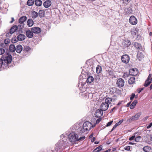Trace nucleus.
Masks as SVG:
<instances>
[{"label":"nucleus","mask_w":152,"mask_h":152,"mask_svg":"<svg viewBox=\"0 0 152 152\" xmlns=\"http://www.w3.org/2000/svg\"><path fill=\"white\" fill-rule=\"evenodd\" d=\"M103 111H102L100 109L97 110L94 114L95 116L97 118L101 116L103 114Z\"/></svg>","instance_id":"nucleus-10"},{"label":"nucleus","mask_w":152,"mask_h":152,"mask_svg":"<svg viewBox=\"0 0 152 152\" xmlns=\"http://www.w3.org/2000/svg\"><path fill=\"white\" fill-rule=\"evenodd\" d=\"M121 59L122 61L125 64H127L129 61L130 57L127 54L121 56Z\"/></svg>","instance_id":"nucleus-3"},{"label":"nucleus","mask_w":152,"mask_h":152,"mask_svg":"<svg viewBox=\"0 0 152 152\" xmlns=\"http://www.w3.org/2000/svg\"><path fill=\"white\" fill-rule=\"evenodd\" d=\"M16 47L14 45H11L9 47V50L10 52H13L15 51Z\"/></svg>","instance_id":"nucleus-27"},{"label":"nucleus","mask_w":152,"mask_h":152,"mask_svg":"<svg viewBox=\"0 0 152 152\" xmlns=\"http://www.w3.org/2000/svg\"><path fill=\"white\" fill-rule=\"evenodd\" d=\"M129 74L127 72L124 73L123 76V77L124 78H126L129 76Z\"/></svg>","instance_id":"nucleus-41"},{"label":"nucleus","mask_w":152,"mask_h":152,"mask_svg":"<svg viewBox=\"0 0 152 152\" xmlns=\"http://www.w3.org/2000/svg\"><path fill=\"white\" fill-rule=\"evenodd\" d=\"M141 138L140 136H138L135 138V140L137 142H139Z\"/></svg>","instance_id":"nucleus-42"},{"label":"nucleus","mask_w":152,"mask_h":152,"mask_svg":"<svg viewBox=\"0 0 152 152\" xmlns=\"http://www.w3.org/2000/svg\"><path fill=\"white\" fill-rule=\"evenodd\" d=\"M35 3L36 6L38 7L40 6L42 4V1L41 0H35Z\"/></svg>","instance_id":"nucleus-26"},{"label":"nucleus","mask_w":152,"mask_h":152,"mask_svg":"<svg viewBox=\"0 0 152 152\" xmlns=\"http://www.w3.org/2000/svg\"><path fill=\"white\" fill-rule=\"evenodd\" d=\"M131 102H130L129 103H128L127 104H126V106L127 107H129V106H130V104H131Z\"/></svg>","instance_id":"nucleus-63"},{"label":"nucleus","mask_w":152,"mask_h":152,"mask_svg":"<svg viewBox=\"0 0 152 152\" xmlns=\"http://www.w3.org/2000/svg\"><path fill=\"white\" fill-rule=\"evenodd\" d=\"M16 52L18 53H20L23 50V48L21 45H17L15 48Z\"/></svg>","instance_id":"nucleus-15"},{"label":"nucleus","mask_w":152,"mask_h":152,"mask_svg":"<svg viewBox=\"0 0 152 152\" xmlns=\"http://www.w3.org/2000/svg\"><path fill=\"white\" fill-rule=\"evenodd\" d=\"M143 151L145 152H152V149L150 146H146L143 148Z\"/></svg>","instance_id":"nucleus-16"},{"label":"nucleus","mask_w":152,"mask_h":152,"mask_svg":"<svg viewBox=\"0 0 152 152\" xmlns=\"http://www.w3.org/2000/svg\"><path fill=\"white\" fill-rule=\"evenodd\" d=\"M111 102L112 99L108 97L105 99V102L104 103L107 104L109 106V104H110Z\"/></svg>","instance_id":"nucleus-28"},{"label":"nucleus","mask_w":152,"mask_h":152,"mask_svg":"<svg viewBox=\"0 0 152 152\" xmlns=\"http://www.w3.org/2000/svg\"><path fill=\"white\" fill-rule=\"evenodd\" d=\"M91 124L89 122H86L83 124V128L86 131L90 130L91 129Z\"/></svg>","instance_id":"nucleus-4"},{"label":"nucleus","mask_w":152,"mask_h":152,"mask_svg":"<svg viewBox=\"0 0 152 152\" xmlns=\"http://www.w3.org/2000/svg\"><path fill=\"white\" fill-rule=\"evenodd\" d=\"M31 49V48L28 46H26L24 47V48L23 49V51H26L28 52Z\"/></svg>","instance_id":"nucleus-37"},{"label":"nucleus","mask_w":152,"mask_h":152,"mask_svg":"<svg viewBox=\"0 0 152 152\" xmlns=\"http://www.w3.org/2000/svg\"><path fill=\"white\" fill-rule=\"evenodd\" d=\"M152 126V123H151L149 124V125H148L147 127V129H148L149 128H151V126Z\"/></svg>","instance_id":"nucleus-56"},{"label":"nucleus","mask_w":152,"mask_h":152,"mask_svg":"<svg viewBox=\"0 0 152 152\" xmlns=\"http://www.w3.org/2000/svg\"><path fill=\"white\" fill-rule=\"evenodd\" d=\"M151 81H152L151 80H146L145 81V83L144 86L145 87L148 86L151 83Z\"/></svg>","instance_id":"nucleus-35"},{"label":"nucleus","mask_w":152,"mask_h":152,"mask_svg":"<svg viewBox=\"0 0 152 152\" xmlns=\"http://www.w3.org/2000/svg\"><path fill=\"white\" fill-rule=\"evenodd\" d=\"M137 103V100H134L130 105V108L131 109H134Z\"/></svg>","instance_id":"nucleus-25"},{"label":"nucleus","mask_w":152,"mask_h":152,"mask_svg":"<svg viewBox=\"0 0 152 152\" xmlns=\"http://www.w3.org/2000/svg\"><path fill=\"white\" fill-rule=\"evenodd\" d=\"M3 62L2 61H1V60H0V68L1 67L2 68V64L1 63H2Z\"/></svg>","instance_id":"nucleus-60"},{"label":"nucleus","mask_w":152,"mask_h":152,"mask_svg":"<svg viewBox=\"0 0 152 152\" xmlns=\"http://www.w3.org/2000/svg\"><path fill=\"white\" fill-rule=\"evenodd\" d=\"M100 78V76L99 75H96L95 77V80L98 82L99 81Z\"/></svg>","instance_id":"nucleus-38"},{"label":"nucleus","mask_w":152,"mask_h":152,"mask_svg":"<svg viewBox=\"0 0 152 152\" xmlns=\"http://www.w3.org/2000/svg\"><path fill=\"white\" fill-rule=\"evenodd\" d=\"M122 44L124 47H127L130 45L131 42L129 40H127L124 41L122 43Z\"/></svg>","instance_id":"nucleus-18"},{"label":"nucleus","mask_w":152,"mask_h":152,"mask_svg":"<svg viewBox=\"0 0 152 152\" xmlns=\"http://www.w3.org/2000/svg\"><path fill=\"white\" fill-rule=\"evenodd\" d=\"M117 126H118L116 124H115V125L113 126V127L112 128V130H111L110 132H111L112 131H113L116 128V127Z\"/></svg>","instance_id":"nucleus-52"},{"label":"nucleus","mask_w":152,"mask_h":152,"mask_svg":"<svg viewBox=\"0 0 152 152\" xmlns=\"http://www.w3.org/2000/svg\"><path fill=\"white\" fill-rule=\"evenodd\" d=\"M113 122V121H111L110 122H108L106 125V127H108L110 126Z\"/></svg>","instance_id":"nucleus-49"},{"label":"nucleus","mask_w":152,"mask_h":152,"mask_svg":"<svg viewBox=\"0 0 152 152\" xmlns=\"http://www.w3.org/2000/svg\"><path fill=\"white\" fill-rule=\"evenodd\" d=\"M2 62V68L3 69H7L8 67L9 64H10L12 60V56L9 53H6L3 55L0 58Z\"/></svg>","instance_id":"nucleus-1"},{"label":"nucleus","mask_w":152,"mask_h":152,"mask_svg":"<svg viewBox=\"0 0 152 152\" xmlns=\"http://www.w3.org/2000/svg\"><path fill=\"white\" fill-rule=\"evenodd\" d=\"M85 138V136L83 137H80L79 138L78 137L77 138V141L79 140H84Z\"/></svg>","instance_id":"nucleus-46"},{"label":"nucleus","mask_w":152,"mask_h":152,"mask_svg":"<svg viewBox=\"0 0 152 152\" xmlns=\"http://www.w3.org/2000/svg\"><path fill=\"white\" fill-rule=\"evenodd\" d=\"M137 33V31L136 30H134V31H132V34L133 35H136V33Z\"/></svg>","instance_id":"nucleus-55"},{"label":"nucleus","mask_w":152,"mask_h":152,"mask_svg":"<svg viewBox=\"0 0 152 152\" xmlns=\"http://www.w3.org/2000/svg\"><path fill=\"white\" fill-rule=\"evenodd\" d=\"M94 80V77L91 76H89L86 80V82L88 83H90L93 82Z\"/></svg>","instance_id":"nucleus-21"},{"label":"nucleus","mask_w":152,"mask_h":152,"mask_svg":"<svg viewBox=\"0 0 152 152\" xmlns=\"http://www.w3.org/2000/svg\"><path fill=\"white\" fill-rule=\"evenodd\" d=\"M12 20L10 21V23H13V22L14 21V20L13 18H11Z\"/></svg>","instance_id":"nucleus-62"},{"label":"nucleus","mask_w":152,"mask_h":152,"mask_svg":"<svg viewBox=\"0 0 152 152\" xmlns=\"http://www.w3.org/2000/svg\"><path fill=\"white\" fill-rule=\"evenodd\" d=\"M17 30L16 25L13 26L10 29V34H13Z\"/></svg>","instance_id":"nucleus-22"},{"label":"nucleus","mask_w":152,"mask_h":152,"mask_svg":"<svg viewBox=\"0 0 152 152\" xmlns=\"http://www.w3.org/2000/svg\"><path fill=\"white\" fill-rule=\"evenodd\" d=\"M115 107H114L111 110H110V113H111L112 112L113 110L115 109Z\"/></svg>","instance_id":"nucleus-64"},{"label":"nucleus","mask_w":152,"mask_h":152,"mask_svg":"<svg viewBox=\"0 0 152 152\" xmlns=\"http://www.w3.org/2000/svg\"><path fill=\"white\" fill-rule=\"evenodd\" d=\"M135 137L136 136L135 135H133L132 136V137L129 138V140H133L134 139H135Z\"/></svg>","instance_id":"nucleus-53"},{"label":"nucleus","mask_w":152,"mask_h":152,"mask_svg":"<svg viewBox=\"0 0 152 152\" xmlns=\"http://www.w3.org/2000/svg\"><path fill=\"white\" fill-rule=\"evenodd\" d=\"M94 135L93 133H92L91 134H90V135L89 136V138H91L93 137Z\"/></svg>","instance_id":"nucleus-58"},{"label":"nucleus","mask_w":152,"mask_h":152,"mask_svg":"<svg viewBox=\"0 0 152 152\" xmlns=\"http://www.w3.org/2000/svg\"><path fill=\"white\" fill-rule=\"evenodd\" d=\"M128 9H129L128 13H131L132 12L131 9L130 7H129Z\"/></svg>","instance_id":"nucleus-59"},{"label":"nucleus","mask_w":152,"mask_h":152,"mask_svg":"<svg viewBox=\"0 0 152 152\" xmlns=\"http://www.w3.org/2000/svg\"><path fill=\"white\" fill-rule=\"evenodd\" d=\"M17 38L18 41H22L25 39V36L24 34H20L17 36Z\"/></svg>","instance_id":"nucleus-17"},{"label":"nucleus","mask_w":152,"mask_h":152,"mask_svg":"<svg viewBox=\"0 0 152 152\" xmlns=\"http://www.w3.org/2000/svg\"><path fill=\"white\" fill-rule=\"evenodd\" d=\"M33 33L31 31L28 30L26 31V35L28 37L31 38L33 36Z\"/></svg>","instance_id":"nucleus-19"},{"label":"nucleus","mask_w":152,"mask_h":152,"mask_svg":"<svg viewBox=\"0 0 152 152\" xmlns=\"http://www.w3.org/2000/svg\"><path fill=\"white\" fill-rule=\"evenodd\" d=\"M122 1H123V3L126 4H127L130 1V0H122Z\"/></svg>","instance_id":"nucleus-48"},{"label":"nucleus","mask_w":152,"mask_h":152,"mask_svg":"<svg viewBox=\"0 0 152 152\" xmlns=\"http://www.w3.org/2000/svg\"><path fill=\"white\" fill-rule=\"evenodd\" d=\"M135 94L134 93H132V94L131 95V97H130V99L131 101H132L134 98V97H135Z\"/></svg>","instance_id":"nucleus-45"},{"label":"nucleus","mask_w":152,"mask_h":152,"mask_svg":"<svg viewBox=\"0 0 152 152\" xmlns=\"http://www.w3.org/2000/svg\"><path fill=\"white\" fill-rule=\"evenodd\" d=\"M78 137V135L77 134L72 133L69 134L68 138L71 142H74L77 141Z\"/></svg>","instance_id":"nucleus-2"},{"label":"nucleus","mask_w":152,"mask_h":152,"mask_svg":"<svg viewBox=\"0 0 152 152\" xmlns=\"http://www.w3.org/2000/svg\"><path fill=\"white\" fill-rule=\"evenodd\" d=\"M124 149L126 150L129 151L130 149V147L129 146H126L125 147Z\"/></svg>","instance_id":"nucleus-51"},{"label":"nucleus","mask_w":152,"mask_h":152,"mask_svg":"<svg viewBox=\"0 0 152 152\" xmlns=\"http://www.w3.org/2000/svg\"><path fill=\"white\" fill-rule=\"evenodd\" d=\"M129 22L132 25L136 24L137 22V20L136 18L134 16H131L129 19Z\"/></svg>","instance_id":"nucleus-6"},{"label":"nucleus","mask_w":152,"mask_h":152,"mask_svg":"<svg viewBox=\"0 0 152 152\" xmlns=\"http://www.w3.org/2000/svg\"><path fill=\"white\" fill-rule=\"evenodd\" d=\"M116 84L118 87L121 88L124 86V81L123 79L119 78L117 80Z\"/></svg>","instance_id":"nucleus-5"},{"label":"nucleus","mask_w":152,"mask_h":152,"mask_svg":"<svg viewBox=\"0 0 152 152\" xmlns=\"http://www.w3.org/2000/svg\"><path fill=\"white\" fill-rule=\"evenodd\" d=\"M102 69L101 66L98 65L97 66L96 68V72L97 73H100L102 71Z\"/></svg>","instance_id":"nucleus-30"},{"label":"nucleus","mask_w":152,"mask_h":152,"mask_svg":"<svg viewBox=\"0 0 152 152\" xmlns=\"http://www.w3.org/2000/svg\"><path fill=\"white\" fill-rule=\"evenodd\" d=\"M137 73L138 71L137 70H135L134 69H130L129 71V75L132 76H135L137 75Z\"/></svg>","instance_id":"nucleus-13"},{"label":"nucleus","mask_w":152,"mask_h":152,"mask_svg":"<svg viewBox=\"0 0 152 152\" xmlns=\"http://www.w3.org/2000/svg\"><path fill=\"white\" fill-rule=\"evenodd\" d=\"M144 89V88H139L137 89V91L138 93H140V92L142 91Z\"/></svg>","instance_id":"nucleus-44"},{"label":"nucleus","mask_w":152,"mask_h":152,"mask_svg":"<svg viewBox=\"0 0 152 152\" xmlns=\"http://www.w3.org/2000/svg\"><path fill=\"white\" fill-rule=\"evenodd\" d=\"M139 51H138L137 54V56L138 58H143V54L141 52H139Z\"/></svg>","instance_id":"nucleus-36"},{"label":"nucleus","mask_w":152,"mask_h":152,"mask_svg":"<svg viewBox=\"0 0 152 152\" xmlns=\"http://www.w3.org/2000/svg\"><path fill=\"white\" fill-rule=\"evenodd\" d=\"M105 73H108V74L110 75H112L113 74V72L111 70H106L105 71Z\"/></svg>","instance_id":"nucleus-39"},{"label":"nucleus","mask_w":152,"mask_h":152,"mask_svg":"<svg viewBox=\"0 0 152 152\" xmlns=\"http://www.w3.org/2000/svg\"><path fill=\"white\" fill-rule=\"evenodd\" d=\"M85 131H86V130H85L83 128V129H82L81 130H80V133H84Z\"/></svg>","instance_id":"nucleus-57"},{"label":"nucleus","mask_w":152,"mask_h":152,"mask_svg":"<svg viewBox=\"0 0 152 152\" xmlns=\"http://www.w3.org/2000/svg\"><path fill=\"white\" fill-rule=\"evenodd\" d=\"M102 120V119L101 118H99L96 121V124H99L100 121H101Z\"/></svg>","instance_id":"nucleus-50"},{"label":"nucleus","mask_w":152,"mask_h":152,"mask_svg":"<svg viewBox=\"0 0 152 152\" xmlns=\"http://www.w3.org/2000/svg\"><path fill=\"white\" fill-rule=\"evenodd\" d=\"M31 31L34 33H39L41 32V29L39 27H35L31 28Z\"/></svg>","instance_id":"nucleus-11"},{"label":"nucleus","mask_w":152,"mask_h":152,"mask_svg":"<svg viewBox=\"0 0 152 152\" xmlns=\"http://www.w3.org/2000/svg\"><path fill=\"white\" fill-rule=\"evenodd\" d=\"M109 106L107 104L103 102L100 107V109L102 111H105L108 109Z\"/></svg>","instance_id":"nucleus-7"},{"label":"nucleus","mask_w":152,"mask_h":152,"mask_svg":"<svg viewBox=\"0 0 152 152\" xmlns=\"http://www.w3.org/2000/svg\"><path fill=\"white\" fill-rule=\"evenodd\" d=\"M34 2V0H28L27 4L28 6H31L33 5Z\"/></svg>","instance_id":"nucleus-29"},{"label":"nucleus","mask_w":152,"mask_h":152,"mask_svg":"<svg viewBox=\"0 0 152 152\" xmlns=\"http://www.w3.org/2000/svg\"><path fill=\"white\" fill-rule=\"evenodd\" d=\"M38 14L39 17L41 18L44 16L45 12L42 10H40L39 11Z\"/></svg>","instance_id":"nucleus-33"},{"label":"nucleus","mask_w":152,"mask_h":152,"mask_svg":"<svg viewBox=\"0 0 152 152\" xmlns=\"http://www.w3.org/2000/svg\"><path fill=\"white\" fill-rule=\"evenodd\" d=\"M18 41V40L17 39V38H16L15 37H14L12 38L11 41L12 43H14L16 42H17Z\"/></svg>","instance_id":"nucleus-40"},{"label":"nucleus","mask_w":152,"mask_h":152,"mask_svg":"<svg viewBox=\"0 0 152 152\" xmlns=\"http://www.w3.org/2000/svg\"><path fill=\"white\" fill-rule=\"evenodd\" d=\"M38 16V13L37 12L33 11L32 14V17L33 18H36Z\"/></svg>","instance_id":"nucleus-32"},{"label":"nucleus","mask_w":152,"mask_h":152,"mask_svg":"<svg viewBox=\"0 0 152 152\" xmlns=\"http://www.w3.org/2000/svg\"><path fill=\"white\" fill-rule=\"evenodd\" d=\"M43 6L45 8H48L51 4V2L50 0H47L43 3Z\"/></svg>","instance_id":"nucleus-12"},{"label":"nucleus","mask_w":152,"mask_h":152,"mask_svg":"<svg viewBox=\"0 0 152 152\" xmlns=\"http://www.w3.org/2000/svg\"><path fill=\"white\" fill-rule=\"evenodd\" d=\"M95 139H96L94 137H93L91 141L92 142H93L95 141Z\"/></svg>","instance_id":"nucleus-61"},{"label":"nucleus","mask_w":152,"mask_h":152,"mask_svg":"<svg viewBox=\"0 0 152 152\" xmlns=\"http://www.w3.org/2000/svg\"><path fill=\"white\" fill-rule=\"evenodd\" d=\"M62 146V143L61 142H58L56 145L55 148L58 150V149H61Z\"/></svg>","instance_id":"nucleus-20"},{"label":"nucleus","mask_w":152,"mask_h":152,"mask_svg":"<svg viewBox=\"0 0 152 152\" xmlns=\"http://www.w3.org/2000/svg\"><path fill=\"white\" fill-rule=\"evenodd\" d=\"M27 17L26 16H23L20 17L19 19V22L20 23L24 24V22L26 20Z\"/></svg>","instance_id":"nucleus-14"},{"label":"nucleus","mask_w":152,"mask_h":152,"mask_svg":"<svg viewBox=\"0 0 152 152\" xmlns=\"http://www.w3.org/2000/svg\"><path fill=\"white\" fill-rule=\"evenodd\" d=\"M133 45L136 49H138L139 51H143V49L142 46L140 43H139L137 42H134L133 44Z\"/></svg>","instance_id":"nucleus-8"},{"label":"nucleus","mask_w":152,"mask_h":152,"mask_svg":"<svg viewBox=\"0 0 152 152\" xmlns=\"http://www.w3.org/2000/svg\"><path fill=\"white\" fill-rule=\"evenodd\" d=\"M5 50L3 48H0V55L3 54L5 52Z\"/></svg>","instance_id":"nucleus-43"},{"label":"nucleus","mask_w":152,"mask_h":152,"mask_svg":"<svg viewBox=\"0 0 152 152\" xmlns=\"http://www.w3.org/2000/svg\"><path fill=\"white\" fill-rule=\"evenodd\" d=\"M24 24L20 23L18 26H16L17 29H19V31H20L24 27Z\"/></svg>","instance_id":"nucleus-34"},{"label":"nucleus","mask_w":152,"mask_h":152,"mask_svg":"<svg viewBox=\"0 0 152 152\" xmlns=\"http://www.w3.org/2000/svg\"><path fill=\"white\" fill-rule=\"evenodd\" d=\"M123 120L122 119V120H120L119 122H118L116 123V124H117V125L118 126V125L121 124H122V123L123 122Z\"/></svg>","instance_id":"nucleus-47"},{"label":"nucleus","mask_w":152,"mask_h":152,"mask_svg":"<svg viewBox=\"0 0 152 152\" xmlns=\"http://www.w3.org/2000/svg\"><path fill=\"white\" fill-rule=\"evenodd\" d=\"M102 146L101 145L96 148L93 151L94 152H99L102 149Z\"/></svg>","instance_id":"nucleus-31"},{"label":"nucleus","mask_w":152,"mask_h":152,"mask_svg":"<svg viewBox=\"0 0 152 152\" xmlns=\"http://www.w3.org/2000/svg\"><path fill=\"white\" fill-rule=\"evenodd\" d=\"M34 24V22L31 19H29L28 20L27 22V25L29 27H31Z\"/></svg>","instance_id":"nucleus-23"},{"label":"nucleus","mask_w":152,"mask_h":152,"mask_svg":"<svg viewBox=\"0 0 152 152\" xmlns=\"http://www.w3.org/2000/svg\"><path fill=\"white\" fill-rule=\"evenodd\" d=\"M151 76H152L151 74H149L147 80H150L151 79Z\"/></svg>","instance_id":"nucleus-54"},{"label":"nucleus","mask_w":152,"mask_h":152,"mask_svg":"<svg viewBox=\"0 0 152 152\" xmlns=\"http://www.w3.org/2000/svg\"><path fill=\"white\" fill-rule=\"evenodd\" d=\"M141 115V112H139L137 113L135 115L131 117L130 118V121H134L135 120H137L138 119Z\"/></svg>","instance_id":"nucleus-9"},{"label":"nucleus","mask_w":152,"mask_h":152,"mask_svg":"<svg viewBox=\"0 0 152 152\" xmlns=\"http://www.w3.org/2000/svg\"><path fill=\"white\" fill-rule=\"evenodd\" d=\"M135 78L134 77H132L128 80V83L130 84H132L134 83Z\"/></svg>","instance_id":"nucleus-24"}]
</instances>
